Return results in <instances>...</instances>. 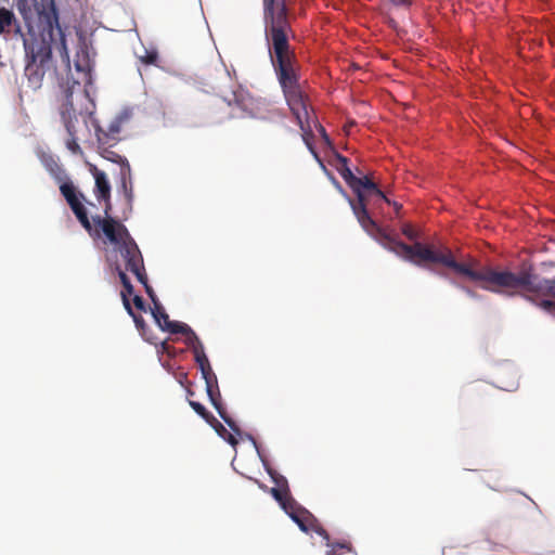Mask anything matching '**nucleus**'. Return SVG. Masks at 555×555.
<instances>
[{
	"label": "nucleus",
	"instance_id": "nucleus-19",
	"mask_svg": "<svg viewBox=\"0 0 555 555\" xmlns=\"http://www.w3.org/2000/svg\"><path fill=\"white\" fill-rule=\"evenodd\" d=\"M215 429L216 431L218 433V435L223 439L225 440L227 442H229L232 447H236L237 444V439L232 435L230 434L225 427L219 422L216 420L215 416H211L210 418V423H209Z\"/></svg>",
	"mask_w": 555,
	"mask_h": 555
},
{
	"label": "nucleus",
	"instance_id": "nucleus-7",
	"mask_svg": "<svg viewBox=\"0 0 555 555\" xmlns=\"http://www.w3.org/2000/svg\"><path fill=\"white\" fill-rule=\"evenodd\" d=\"M424 258L438 260L443 266L453 269L457 274L464 275L472 281L485 282L481 287L486 291L499 293L494 286L502 288H525L527 292L537 293L543 297H555V280L538 279L527 271L513 273L511 271L473 270L468 264L460 263L450 255H434L429 250H423Z\"/></svg>",
	"mask_w": 555,
	"mask_h": 555
},
{
	"label": "nucleus",
	"instance_id": "nucleus-25",
	"mask_svg": "<svg viewBox=\"0 0 555 555\" xmlns=\"http://www.w3.org/2000/svg\"><path fill=\"white\" fill-rule=\"evenodd\" d=\"M122 302H124V306L127 310V312L132 317L135 325L138 328H143L144 327V320L141 315L139 314H135L130 306V302H129V299L126 298V294L122 293Z\"/></svg>",
	"mask_w": 555,
	"mask_h": 555
},
{
	"label": "nucleus",
	"instance_id": "nucleus-29",
	"mask_svg": "<svg viewBox=\"0 0 555 555\" xmlns=\"http://www.w3.org/2000/svg\"><path fill=\"white\" fill-rule=\"evenodd\" d=\"M325 173L331 178V180L333 181V184L339 191V193L343 194L344 197L350 203V201H352V199L347 195V193L345 192V190L343 189L340 183L334 177L331 176L328 170Z\"/></svg>",
	"mask_w": 555,
	"mask_h": 555
},
{
	"label": "nucleus",
	"instance_id": "nucleus-2",
	"mask_svg": "<svg viewBox=\"0 0 555 555\" xmlns=\"http://www.w3.org/2000/svg\"><path fill=\"white\" fill-rule=\"evenodd\" d=\"M264 8V34L269 47L271 62L276 72L279 82L282 86L287 105L295 116L301 131L302 139L324 172L327 168L313 147L310 137L313 128L318 130L321 138L326 133L324 127L315 118L314 112L309 108L297 80L293 62V54L289 51L287 33L289 24L287 20L285 0H263Z\"/></svg>",
	"mask_w": 555,
	"mask_h": 555
},
{
	"label": "nucleus",
	"instance_id": "nucleus-3",
	"mask_svg": "<svg viewBox=\"0 0 555 555\" xmlns=\"http://www.w3.org/2000/svg\"><path fill=\"white\" fill-rule=\"evenodd\" d=\"M22 15L27 33L23 34L16 24V34L23 39L26 65L25 76L29 87H41L46 70L51 63L53 48L69 67L70 60L65 34L60 23L54 0H14Z\"/></svg>",
	"mask_w": 555,
	"mask_h": 555
},
{
	"label": "nucleus",
	"instance_id": "nucleus-5",
	"mask_svg": "<svg viewBox=\"0 0 555 555\" xmlns=\"http://www.w3.org/2000/svg\"><path fill=\"white\" fill-rule=\"evenodd\" d=\"M334 156L337 162L336 168L338 172L357 195L358 202L354 203L353 201H350V206L359 223L367 234L377 240L388 250L416 266H421V261L443 264L441 261L424 258L422 256L424 249L431 251L434 255H450L454 259L451 250L448 248L444 250H436L420 242H416L413 245H408L384 234L376 222L369 215L366 206L370 197H376L377 199L385 201L388 204H391V202L387 198L385 193L378 189L376 183H374L367 177L359 178L354 176L352 170L349 168L348 159L345 156L338 154L337 152H334Z\"/></svg>",
	"mask_w": 555,
	"mask_h": 555
},
{
	"label": "nucleus",
	"instance_id": "nucleus-8",
	"mask_svg": "<svg viewBox=\"0 0 555 555\" xmlns=\"http://www.w3.org/2000/svg\"><path fill=\"white\" fill-rule=\"evenodd\" d=\"M109 208L111 205L107 204L105 207L106 218L98 216L93 218V222L101 229L107 241L119 250L127 264L130 259L140 256L141 253L127 228L108 216Z\"/></svg>",
	"mask_w": 555,
	"mask_h": 555
},
{
	"label": "nucleus",
	"instance_id": "nucleus-13",
	"mask_svg": "<svg viewBox=\"0 0 555 555\" xmlns=\"http://www.w3.org/2000/svg\"><path fill=\"white\" fill-rule=\"evenodd\" d=\"M126 268H127V270L132 272L135 275L137 280L144 286V289H145L146 294L149 295L150 299L152 300V302H154V300H158L152 286L147 282V276L145 273L142 255L130 259L129 263L126 264Z\"/></svg>",
	"mask_w": 555,
	"mask_h": 555
},
{
	"label": "nucleus",
	"instance_id": "nucleus-17",
	"mask_svg": "<svg viewBox=\"0 0 555 555\" xmlns=\"http://www.w3.org/2000/svg\"><path fill=\"white\" fill-rule=\"evenodd\" d=\"M95 179V197L99 202L108 201L111 193V185L103 171H96L94 173Z\"/></svg>",
	"mask_w": 555,
	"mask_h": 555
},
{
	"label": "nucleus",
	"instance_id": "nucleus-28",
	"mask_svg": "<svg viewBox=\"0 0 555 555\" xmlns=\"http://www.w3.org/2000/svg\"><path fill=\"white\" fill-rule=\"evenodd\" d=\"M157 57H158V53L155 49L147 50L144 48V54L139 55V59L141 60V62L144 64H147V65L155 64L157 61Z\"/></svg>",
	"mask_w": 555,
	"mask_h": 555
},
{
	"label": "nucleus",
	"instance_id": "nucleus-30",
	"mask_svg": "<svg viewBox=\"0 0 555 555\" xmlns=\"http://www.w3.org/2000/svg\"><path fill=\"white\" fill-rule=\"evenodd\" d=\"M402 232H403V234H404L409 240H411V241H414V240H416V238H417V233H416V232H415V230H414L411 225H409V224H406V225H404V227H403Z\"/></svg>",
	"mask_w": 555,
	"mask_h": 555
},
{
	"label": "nucleus",
	"instance_id": "nucleus-1",
	"mask_svg": "<svg viewBox=\"0 0 555 555\" xmlns=\"http://www.w3.org/2000/svg\"><path fill=\"white\" fill-rule=\"evenodd\" d=\"M74 64L78 78L67 76L66 80L62 79L60 82L63 90L60 114L68 134L65 142L66 149L74 155H81L82 150L78 141L82 127L90 131L91 126L99 144L112 146L118 140L122 124L131 118V111L127 108L120 112L104 131L93 116L95 105L90 95V88L93 85L94 62L91 48L85 40H80L77 46Z\"/></svg>",
	"mask_w": 555,
	"mask_h": 555
},
{
	"label": "nucleus",
	"instance_id": "nucleus-4",
	"mask_svg": "<svg viewBox=\"0 0 555 555\" xmlns=\"http://www.w3.org/2000/svg\"><path fill=\"white\" fill-rule=\"evenodd\" d=\"M334 156L337 162L336 168L338 172L357 195L358 202L354 203L353 201H350V206L359 223L367 234L377 240L388 250L416 266H421V261L443 264L441 261L424 258L422 256L424 249L431 251L434 255H450L454 259L451 250L448 248L444 250H436L420 242H416L413 245H408L384 234L376 222L369 215L366 206L370 197H376L377 199L385 201L388 204H391V202L387 198L385 193L378 189L376 183H374L367 177L359 178L354 176L352 170L349 168L348 159L345 156L338 154L337 152H334Z\"/></svg>",
	"mask_w": 555,
	"mask_h": 555
},
{
	"label": "nucleus",
	"instance_id": "nucleus-27",
	"mask_svg": "<svg viewBox=\"0 0 555 555\" xmlns=\"http://www.w3.org/2000/svg\"><path fill=\"white\" fill-rule=\"evenodd\" d=\"M189 404L201 417H203L207 423H210L212 415L207 412L206 408L202 403L190 400Z\"/></svg>",
	"mask_w": 555,
	"mask_h": 555
},
{
	"label": "nucleus",
	"instance_id": "nucleus-33",
	"mask_svg": "<svg viewBox=\"0 0 555 555\" xmlns=\"http://www.w3.org/2000/svg\"><path fill=\"white\" fill-rule=\"evenodd\" d=\"M203 379L208 377L211 374H215L210 364H206V366H203L199 369Z\"/></svg>",
	"mask_w": 555,
	"mask_h": 555
},
{
	"label": "nucleus",
	"instance_id": "nucleus-23",
	"mask_svg": "<svg viewBox=\"0 0 555 555\" xmlns=\"http://www.w3.org/2000/svg\"><path fill=\"white\" fill-rule=\"evenodd\" d=\"M526 299L531 300L534 305L540 307L543 311L548 313L550 315L555 318V301H552L550 299H542L540 301H535L531 299V297L526 296Z\"/></svg>",
	"mask_w": 555,
	"mask_h": 555
},
{
	"label": "nucleus",
	"instance_id": "nucleus-21",
	"mask_svg": "<svg viewBox=\"0 0 555 555\" xmlns=\"http://www.w3.org/2000/svg\"><path fill=\"white\" fill-rule=\"evenodd\" d=\"M235 107L240 108L242 111L241 114L235 113L233 108L232 115L235 117H245V116H254V113L251 108H249V103L245 99H238V96L235 94Z\"/></svg>",
	"mask_w": 555,
	"mask_h": 555
},
{
	"label": "nucleus",
	"instance_id": "nucleus-10",
	"mask_svg": "<svg viewBox=\"0 0 555 555\" xmlns=\"http://www.w3.org/2000/svg\"><path fill=\"white\" fill-rule=\"evenodd\" d=\"M247 437L251 441L254 447L256 448L257 453L263 464L264 469L267 470V473L269 474V476L271 477L272 481L275 485L274 487H272L270 489V493L272 494L274 500L280 504L281 508H285L284 505L295 501L289 493V487H288V481H287L286 477L279 474L278 472H275L273 468H271L269 466V464L264 460L255 438L250 435H248Z\"/></svg>",
	"mask_w": 555,
	"mask_h": 555
},
{
	"label": "nucleus",
	"instance_id": "nucleus-31",
	"mask_svg": "<svg viewBox=\"0 0 555 555\" xmlns=\"http://www.w3.org/2000/svg\"><path fill=\"white\" fill-rule=\"evenodd\" d=\"M133 304H134V306L137 307V309H139V310H144V309H145V307H144V300H143V298H142L141 296H139V295H134V296H133Z\"/></svg>",
	"mask_w": 555,
	"mask_h": 555
},
{
	"label": "nucleus",
	"instance_id": "nucleus-11",
	"mask_svg": "<svg viewBox=\"0 0 555 555\" xmlns=\"http://www.w3.org/2000/svg\"><path fill=\"white\" fill-rule=\"evenodd\" d=\"M206 385L207 396L218 412L219 416L223 420V422L237 435L241 434L240 428L236 426L235 422L227 414L222 402L221 395L218 386V379L216 374H211L208 377L204 378Z\"/></svg>",
	"mask_w": 555,
	"mask_h": 555
},
{
	"label": "nucleus",
	"instance_id": "nucleus-36",
	"mask_svg": "<svg viewBox=\"0 0 555 555\" xmlns=\"http://www.w3.org/2000/svg\"><path fill=\"white\" fill-rule=\"evenodd\" d=\"M517 387H518V383H517V380L512 382V383H511L509 385H507V386H501V388H502V389L507 390V391L515 390Z\"/></svg>",
	"mask_w": 555,
	"mask_h": 555
},
{
	"label": "nucleus",
	"instance_id": "nucleus-18",
	"mask_svg": "<svg viewBox=\"0 0 555 555\" xmlns=\"http://www.w3.org/2000/svg\"><path fill=\"white\" fill-rule=\"evenodd\" d=\"M189 347L192 349L195 362L199 369L206 366V364H210L199 339H196L195 343L191 344Z\"/></svg>",
	"mask_w": 555,
	"mask_h": 555
},
{
	"label": "nucleus",
	"instance_id": "nucleus-22",
	"mask_svg": "<svg viewBox=\"0 0 555 555\" xmlns=\"http://www.w3.org/2000/svg\"><path fill=\"white\" fill-rule=\"evenodd\" d=\"M430 271H431V272H434V273H436V274H438V275H440V276H442V278H444V279H448V280H449V282H450L453 286H455V287H457L459 289H461L462 292H464V293H465L469 298L475 299V300L480 299V297H479V295H478L477 293H475V292H474V291H472L470 288H468V287L464 286L463 284L459 283L457 281H455V280H453V279H449L446 274L440 273V272H438V271H436V270L430 269Z\"/></svg>",
	"mask_w": 555,
	"mask_h": 555
},
{
	"label": "nucleus",
	"instance_id": "nucleus-6",
	"mask_svg": "<svg viewBox=\"0 0 555 555\" xmlns=\"http://www.w3.org/2000/svg\"><path fill=\"white\" fill-rule=\"evenodd\" d=\"M334 156L337 162L336 168L338 172L357 195L358 202L354 203L353 201H350V206L359 223L367 234L377 240L388 250L416 266H421V261L443 264L441 261L424 258L422 256L424 249L431 251L434 255H450L454 259L451 250L448 248L444 250H436L420 242H416L413 245H408L384 234L376 222L369 215L366 206L370 197H376L377 199L385 201L388 204H391V202L387 198L385 193L378 189L376 183H374L367 177L359 178L354 176L352 170L349 168L348 159L345 156L338 154L337 152H334Z\"/></svg>",
	"mask_w": 555,
	"mask_h": 555
},
{
	"label": "nucleus",
	"instance_id": "nucleus-9",
	"mask_svg": "<svg viewBox=\"0 0 555 555\" xmlns=\"http://www.w3.org/2000/svg\"><path fill=\"white\" fill-rule=\"evenodd\" d=\"M284 506L285 508L282 509L289 516V518L299 527L302 532L309 533L313 531L326 541V545L332 547L326 555H335L336 548L349 550L347 543L331 544L327 531L319 524V520L308 509L300 506L296 501H293Z\"/></svg>",
	"mask_w": 555,
	"mask_h": 555
},
{
	"label": "nucleus",
	"instance_id": "nucleus-26",
	"mask_svg": "<svg viewBox=\"0 0 555 555\" xmlns=\"http://www.w3.org/2000/svg\"><path fill=\"white\" fill-rule=\"evenodd\" d=\"M60 183V191L62 195L65 197V199H68L69 197L74 196L77 191L74 186V184L66 178Z\"/></svg>",
	"mask_w": 555,
	"mask_h": 555
},
{
	"label": "nucleus",
	"instance_id": "nucleus-32",
	"mask_svg": "<svg viewBox=\"0 0 555 555\" xmlns=\"http://www.w3.org/2000/svg\"><path fill=\"white\" fill-rule=\"evenodd\" d=\"M389 2L401 8H409L411 5V0H389Z\"/></svg>",
	"mask_w": 555,
	"mask_h": 555
},
{
	"label": "nucleus",
	"instance_id": "nucleus-34",
	"mask_svg": "<svg viewBox=\"0 0 555 555\" xmlns=\"http://www.w3.org/2000/svg\"><path fill=\"white\" fill-rule=\"evenodd\" d=\"M122 286H124V291L121 292V294L125 293L126 298L128 299V295L133 294V286H132L131 282L125 283Z\"/></svg>",
	"mask_w": 555,
	"mask_h": 555
},
{
	"label": "nucleus",
	"instance_id": "nucleus-37",
	"mask_svg": "<svg viewBox=\"0 0 555 555\" xmlns=\"http://www.w3.org/2000/svg\"><path fill=\"white\" fill-rule=\"evenodd\" d=\"M322 140L330 149L333 150V144L327 133H324V138H322Z\"/></svg>",
	"mask_w": 555,
	"mask_h": 555
},
{
	"label": "nucleus",
	"instance_id": "nucleus-20",
	"mask_svg": "<svg viewBox=\"0 0 555 555\" xmlns=\"http://www.w3.org/2000/svg\"><path fill=\"white\" fill-rule=\"evenodd\" d=\"M13 23L16 24L15 16L12 11L1 8L0 9V35L5 31V28L11 26Z\"/></svg>",
	"mask_w": 555,
	"mask_h": 555
},
{
	"label": "nucleus",
	"instance_id": "nucleus-14",
	"mask_svg": "<svg viewBox=\"0 0 555 555\" xmlns=\"http://www.w3.org/2000/svg\"><path fill=\"white\" fill-rule=\"evenodd\" d=\"M162 330L171 334L185 335V341L188 346L195 343L196 339H199L195 332L186 323L170 321L168 314H164V325H162Z\"/></svg>",
	"mask_w": 555,
	"mask_h": 555
},
{
	"label": "nucleus",
	"instance_id": "nucleus-16",
	"mask_svg": "<svg viewBox=\"0 0 555 555\" xmlns=\"http://www.w3.org/2000/svg\"><path fill=\"white\" fill-rule=\"evenodd\" d=\"M40 160L56 182H62L64 179L67 178L64 169L59 165V163L52 155L42 153L40 155Z\"/></svg>",
	"mask_w": 555,
	"mask_h": 555
},
{
	"label": "nucleus",
	"instance_id": "nucleus-35",
	"mask_svg": "<svg viewBox=\"0 0 555 555\" xmlns=\"http://www.w3.org/2000/svg\"><path fill=\"white\" fill-rule=\"evenodd\" d=\"M117 271H118V276H119L120 282H121L122 285L125 283L130 282V280L128 279L127 274L119 267H117Z\"/></svg>",
	"mask_w": 555,
	"mask_h": 555
},
{
	"label": "nucleus",
	"instance_id": "nucleus-15",
	"mask_svg": "<svg viewBox=\"0 0 555 555\" xmlns=\"http://www.w3.org/2000/svg\"><path fill=\"white\" fill-rule=\"evenodd\" d=\"M81 198H82V194L76 193L74 196L66 199V202L69 205V207L72 208V210L75 214V216L77 217V219L79 220V222L81 223V225L89 233H91L92 225L88 218L87 210H86L83 204L81 203Z\"/></svg>",
	"mask_w": 555,
	"mask_h": 555
},
{
	"label": "nucleus",
	"instance_id": "nucleus-12",
	"mask_svg": "<svg viewBox=\"0 0 555 555\" xmlns=\"http://www.w3.org/2000/svg\"><path fill=\"white\" fill-rule=\"evenodd\" d=\"M117 163L120 165L119 170V191L124 193L127 205L131 208L133 202V183L131 178V168L127 158L115 155Z\"/></svg>",
	"mask_w": 555,
	"mask_h": 555
},
{
	"label": "nucleus",
	"instance_id": "nucleus-24",
	"mask_svg": "<svg viewBox=\"0 0 555 555\" xmlns=\"http://www.w3.org/2000/svg\"><path fill=\"white\" fill-rule=\"evenodd\" d=\"M153 308H152V314L155 319L157 325L162 328V325H164V314H167L164 310L163 306L158 300H154Z\"/></svg>",
	"mask_w": 555,
	"mask_h": 555
}]
</instances>
